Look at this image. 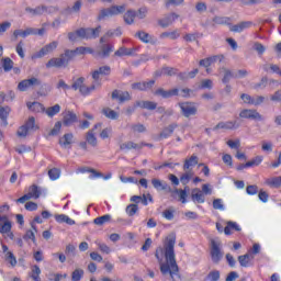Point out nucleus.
<instances>
[{
  "mask_svg": "<svg viewBox=\"0 0 281 281\" xmlns=\"http://www.w3.org/2000/svg\"><path fill=\"white\" fill-rule=\"evenodd\" d=\"M58 47V42L54 41L49 44L45 45L41 50L35 55L36 58H43V56H47V54H52L54 49Z\"/></svg>",
  "mask_w": 281,
  "mask_h": 281,
  "instance_id": "a211bd4d",
  "label": "nucleus"
},
{
  "mask_svg": "<svg viewBox=\"0 0 281 281\" xmlns=\"http://www.w3.org/2000/svg\"><path fill=\"white\" fill-rule=\"evenodd\" d=\"M220 74L223 75L222 82H224V85H227V82H229L232 78H236V75L226 67L220 68Z\"/></svg>",
  "mask_w": 281,
  "mask_h": 281,
  "instance_id": "c756f323",
  "label": "nucleus"
},
{
  "mask_svg": "<svg viewBox=\"0 0 281 281\" xmlns=\"http://www.w3.org/2000/svg\"><path fill=\"white\" fill-rule=\"evenodd\" d=\"M151 87H155V79L132 83V89L136 91H148V89H150Z\"/></svg>",
  "mask_w": 281,
  "mask_h": 281,
  "instance_id": "aec40b11",
  "label": "nucleus"
},
{
  "mask_svg": "<svg viewBox=\"0 0 281 281\" xmlns=\"http://www.w3.org/2000/svg\"><path fill=\"white\" fill-rule=\"evenodd\" d=\"M269 85V78L268 77H262L258 83H255L252 86V89L258 91L259 89H267Z\"/></svg>",
  "mask_w": 281,
  "mask_h": 281,
  "instance_id": "3c124183",
  "label": "nucleus"
},
{
  "mask_svg": "<svg viewBox=\"0 0 281 281\" xmlns=\"http://www.w3.org/2000/svg\"><path fill=\"white\" fill-rule=\"evenodd\" d=\"M125 12L126 4L111 5L109 8L101 9L97 19L98 21H104L105 19H111L112 16H117V14H124Z\"/></svg>",
  "mask_w": 281,
  "mask_h": 281,
  "instance_id": "7ed1b4c3",
  "label": "nucleus"
},
{
  "mask_svg": "<svg viewBox=\"0 0 281 281\" xmlns=\"http://www.w3.org/2000/svg\"><path fill=\"white\" fill-rule=\"evenodd\" d=\"M71 144H74V135L71 133H67L59 138L61 148H71Z\"/></svg>",
  "mask_w": 281,
  "mask_h": 281,
  "instance_id": "bb28decb",
  "label": "nucleus"
},
{
  "mask_svg": "<svg viewBox=\"0 0 281 281\" xmlns=\"http://www.w3.org/2000/svg\"><path fill=\"white\" fill-rule=\"evenodd\" d=\"M191 199L196 203H205V195L203 194V191H201V189L199 188H195L191 191Z\"/></svg>",
  "mask_w": 281,
  "mask_h": 281,
  "instance_id": "cd10ccee",
  "label": "nucleus"
},
{
  "mask_svg": "<svg viewBox=\"0 0 281 281\" xmlns=\"http://www.w3.org/2000/svg\"><path fill=\"white\" fill-rule=\"evenodd\" d=\"M138 211L139 206H137V204H128L125 209L126 214H128L130 216H135Z\"/></svg>",
  "mask_w": 281,
  "mask_h": 281,
  "instance_id": "bf43d9fd",
  "label": "nucleus"
},
{
  "mask_svg": "<svg viewBox=\"0 0 281 281\" xmlns=\"http://www.w3.org/2000/svg\"><path fill=\"white\" fill-rule=\"evenodd\" d=\"M25 12H29L32 16H43L45 14V4L37 5L35 9L27 7Z\"/></svg>",
  "mask_w": 281,
  "mask_h": 281,
  "instance_id": "2f4dec72",
  "label": "nucleus"
},
{
  "mask_svg": "<svg viewBox=\"0 0 281 281\" xmlns=\"http://www.w3.org/2000/svg\"><path fill=\"white\" fill-rule=\"evenodd\" d=\"M63 122L65 126H71V124L78 122V115H76V113H74L72 111H65Z\"/></svg>",
  "mask_w": 281,
  "mask_h": 281,
  "instance_id": "a878e982",
  "label": "nucleus"
},
{
  "mask_svg": "<svg viewBox=\"0 0 281 281\" xmlns=\"http://www.w3.org/2000/svg\"><path fill=\"white\" fill-rule=\"evenodd\" d=\"M254 23L251 21H245V22H239L238 24L232 25L229 27L231 32H235L240 34L244 30H249Z\"/></svg>",
  "mask_w": 281,
  "mask_h": 281,
  "instance_id": "b1692460",
  "label": "nucleus"
},
{
  "mask_svg": "<svg viewBox=\"0 0 281 281\" xmlns=\"http://www.w3.org/2000/svg\"><path fill=\"white\" fill-rule=\"evenodd\" d=\"M102 113L108 117L109 120H117L120 117V114L115 112V110H112L111 108H104L102 110Z\"/></svg>",
  "mask_w": 281,
  "mask_h": 281,
  "instance_id": "a18cd8bd",
  "label": "nucleus"
},
{
  "mask_svg": "<svg viewBox=\"0 0 281 281\" xmlns=\"http://www.w3.org/2000/svg\"><path fill=\"white\" fill-rule=\"evenodd\" d=\"M48 177L52 181H56V179H60V169L53 168L48 170Z\"/></svg>",
  "mask_w": 281,
  "mask_h": 281,
  "instance_id": "0e129e2a",
  "label": "nucleus"
},
{
  "mask_svg": "<svg viewBox=\"0 0 281 281\" xmlns=\"http://www.w3.org/2000/svg\"><path fill=\"white\" fill-rule=\"evenodd\" d=\"M136 36L139 38V41H142V43H150V41H151V36H150V34H148V33H146V32H144V31H138L137 33H136Z\"/></svg>",
  "mask_w": 281,
  "mask_h": 281,
  "instance_id": "5fc2aeb1",
  "label": "nucleus"
},
{
  "mask_svg": "<svg viewBox=\"0 0 281 281\" xmlns=\"http://www.w3.org/2000/svg\"><path fill=\"white\" fill-rule=\"evenodd\" d=\"M199 164V157L195 155L191 156L189 159H186L184 165H183V170H192L194 166Z\"/></svg>",
  "mask_w": 281,
  "mask_h": 281,
  "instance_id": "72a5a7b5",
  "label": "nucleus"
},
{
  "mask_svg": "<svg viewBox=\"0 0 281 281\" xmlns=\"http://www.w3.org/2000/svg\"><path fill=\"white\" fill-rule=\"evenodd\" d=\"M44 111L46 115H48V117H54V115H58V113H60V104H55L53 106L47 108Z\"/></svg>",
  "mask_w": 281,
  "mask_h": 281,
  "instance_id": "49530a36",
  "label": "nucleus"
},
{
  "mask_svg": "<svg viewBox=\"0 0 281 281\" xmlns=\"http://www.w3.org/2000/svg\"><path fill=\"white\" fill-rule=\"evenodd\" d=\"M221 280V271L213 270L209 272V274L204 278V281H220Z\"/></svg>",
  "mask_w": 281,
  "mask_h": 281,
  "instance_id": "09e8293b",
  "label": "nucleus"
},
{
  "mask_svg": "<svg viewBox=\"0 0 281 281\" xmlns=\"http://www.w3.org/2000/svg\"><path fill=\"white\" fill-rule=\"evenodd\" d=\"M26 194L30 199H38L41 196V191L36 184H33L29 188V192Z\"/></svg>",
  "mask_w": 281,
  "mask_h": 281,
  "instance_id": "de8ad7c7",
  "label": "nucleus"
},
{
  "mask_svg": "<svg viewBox=\"0 0 281 281\" xmlns=\"http://www.w3.org/2000/svg\"><path fill=\"white\" fill-rule=\"evenodd\" d=\"M2 67L4 71H12V68L14 67V61L9 57H5L2 59Z\"/></svg>",
  "mask_w": 281,
  "mask_h": 281,
  "instance_id": "6e6d98bb",
  "label": "nucleus"
},
{
  "mask_svg": "<svg viewBox=\"0 0 281 281\" xmlns=\"http://www.w3.org/2000/svg\"><path fill=\"white\" fill-rule=\"evenodd\" d=\"M76 172H77V175H80V173L85 175V172H90V173H92V175H90V179H100V178L104 177L102 175V172H99L95 169L89 168V167H79V168H77Z\"/></svg>",
  "mask_w": 281,
  "mask_h": 281,
  "instance_id": "412c9836",
  "label": "nucleus"
},
{
  "mask_svg": "<svg viewBox=\"0 0 281 281\" xmlns=\"http://www.w3.org/2000/svg\"><path fill=\"white\" fill-rule=\"evenodd\" d=\"M76 58V52L71 49H66L64 54H61L59 57L52 58L47 61L46 67L47 69H50V67H56L57 69H60L63 67H67L71 60Z\"/></svg>",
  "mask_w": 281,
  "mask_h": 281,
  "instance_id": "f03ea898",
  "label": "nucleus"
},
{
  "mask_svg": "<svg viewBox=\"0 0 281 281\" xmlns=\"http://www.w3.org/2000/svg\"><path fill=\"white\" fill-rule=\"evenodd\" d=\"M111 221V215L106 214L93 220L94 225H104Z\"/></svg>",
  "mask_w": 281,
  "mask_h": 281,
  "instance_id": "13d9d810",
  "label": "nucleus"
},
{
  "mask_svg": "<svg viewBox=\"0 0 281 281\" xmlns=\"http://www.w3.org/2000/svg\"><path fill=\"white\" fill-rule=\"evenodd\" d=\"M151 186L157 190L158 192H172V188L168 186V182L164 180H159L157 178L151 179Z\"/></svg>",
  "mask_w": 281,
  "mask_h": 281,
  "instance_id": "4468645a",
  "label": "nucleus"
},
{
  "mask_svg": "<svg viewBox=\"0 0 281 281\" xmlns=\"http://www.w3.org/2000/svg\"><path fill=\"white\" fill-rule=\"evenodd\" d=\"M137 47L127 48L126 46H121L116 52H114V56L116 58H124V56H136Z\"/></svg>",
  "mask_w": 281,
  "mask_h": 281,
  "instance_id": "ddd939ff",
  "label": "nucleus"
},
{
  "mask_svg": "<svg viewBox=\"0 0 281 281\" xmlns=\"http://www.w3.org/2000/svg\"><path fill=\"white\" fill-rule=\"evenodd\" d=\"M101 127L102 123H97L92 130L86 133V142L87 144H89V146H92V148H95V146H98V137H95V130Z\"/></svg>",
  "mask_w": 281,
  "mask_h": 281,
  "instance_id": "9d476101",
  "label": "nucleus"
},
{
  "mask_svg": "<svg viewBox=\"0 0 281 281\" xmlns=\"http://www.w3.org/2000/svg\"><path fill=\"white\" fill-rule=\"evenodd\" d=\"M263 70H266L267 72L270 71V74H277L278 76L281 77L280 66H278L276 64H266V65H263Z\"/></svg>",
  "mask_w": 281,
  "mask_h": 281,
  "instance_id": "79ce46f5",
  "label": "nucleus"
},
{
  "mask_svg": "<svg viewBox=\"0 0 281 281\" xmlns=\"http://www.w3.org/2000/svg\"><path fill=\"white\" fill-rule=\"evenodd\" d=\"M0 234H7L11 240L14 239V233H12V222L5 215L0 216Z\"/></svg>",
  "mask_w": 281,
  "mask_h": 281,
  "instance_id": "6e6552de",
  "label": "nucleus"
},
{
  "mask_svg": "<svg viewBox=\"0 0 281 281\" xmlns=\"http://www.w3.org/2000/svg\"><path fill=\"white\" fill-rule=\"evenodd\" d=\"M102 32V26H97L95 29H79L77 30V36L79 38H98Z\"/></svg>",
  "mask_w": 281,
  "mask_h": 281,
  "instance_id": "423d86ee",
  "label": "nucleus"
},
{
  "mask_svg": "<svg viewBox=\"0 0 281 281\" xmlns=\"http://www.w3.org/2000/svg\"><path fill=\"white\" fill-rule=\"evenodd\" d=\"M142 148H144V143L136 144L133 140L120 145V150H142Z\"/></svg>",
  "mask_w": 281,
  "mask_h": 281,
  "instance_id": "4be33fe9",
  "label": "nucleus"
},
{
  "mask_svg": "<svg viewBox=\"0 0 281 281\" xmlns=\"http://www.w3.org/2000/svg\"><path fill=\"white\" fill-rule=\"evenodd\" d=\"M192 177H194V171L192 169H187L184 170V173L180 177V182L182 183V186H188Z\"/></svg>",
  "mask_w": 281,
  "mask_h": 281,
  "instance_id": "c9c22d12",
  "label": "nucleus"
},
{
  "mask_svg": "<svg viewBox=\"0 0 281 281\" xmlns=\"http://www.w3.org/2000/svg\"><path fill=\"white\" fill-rule=\"evenodd\" d=\"M111 52H113L112 44H102L100 55L102 58H109L111 56Z\"/></svg>",
  "mask_w": 281,
  "mask_h": 281,
  "instance_id": "ea45409f",
  "label": "nucleus"
},
{
  "mask_svg": "<svg viewBox=\"0 0 281 281\" xmlns=\"http://www.w3.org/2000/svg\"><path fill=\"white\" fill-rule=\"evenodd\" d=\"M112 100H117L119 104L131 101V93L128 91L114 90L111 94Z\"/></svg>",
  "mask_w": 281,
  "mask_h": 281,
  "instance_id": "f8f14e48",
  "label": "nucleus"
},
{
  "mask_svg": "<svg viewBox=\"0 0 281 281\" xmlns=\"http://www.w3.org/2000/svg\"><path fill=\"white\" fill-rule=\"evenodd\" d=\"M26 106L33 113H44V111H45V105H43L40 102H32V103L29 102L26 104Z\"/></svg>",
  "mask_w": 281,
  "mask_h": 281,
  "instance_id": "473e14b6",
  "label": "nucleus"
},
{
  "mask_svg": "<svg viewBox=\"0 0 281 281\" xmlns=\"http://www.w3.org/2000/svg\"><path fill=\"white\" fill-rule=\"evenodd\" d=\"M31 278L34 281H41V268L38 266H33Z\"/></svg>",
  "mask_w": 281,
  "mask_h": 281,
  "instance_id": "e2e57ef3",
  "label": "nucleus"
},
{
  "mask_svg": "<svg viewBox=\"0 0 281 281\" xmlns=\"http://www.w3.org/2000/svg\"><path fill=\"white\" fill-rule=\"evenodd\" d=\"M4 260L11 265V267H16V257H14V254L7 252L4 255Z\"/></svg>",
  "mask_w": 281,
  "mask_h": 281,
  "instance_id": "774afa93",
  "label": "nucleus"
},
{
  "mask_svg": "<svg viewBox=\"0 0 281 281\" xmlns=\"http://www.w3.org/2000/svg\"><path fill=\"white\" fill-rule=\"evenodd\" d=\"M175 128H179V124L171 123L170 125L164 127L159 135L160 139H168V137H170L175 133Z\"/></svg>",
  "mask_w": 281,
  "mask_h": 281,
  "instance_id": "393cba45",
  "label": "nucleus"
},
{
  "mask_svg": "<svg viewBox=\"0 0 281 281\" xmlns=\"http://www.w3.org/2000/svg\"><path fill=\"white\" fill-rule=\"evenodd\" d=\"M36 35V29H26V30H15L13 32V36L15 38H19V36H22V38H26V36Z\"/></svg>",
  "mask_w": 281,
  "mask_h": 281,
  "instance_id": "c85d7f7f",
  "label": "nucleus"
},
{
  "mask_svg": "<svg viewBox=\"0 0 281 281\" xmlns=\"http://www.w3.org/2000/svg\"><path fill=\"white\" fill-rule=\"evenodd\" d=\"M179 36H181V33L179 32V30H175L171 32H164L160 34V38H170V41H177Z\"/></svg>",
  "mask_w": 281,
  "mask_h": 281,
  "instance_id": "e433bc0d",
  "label": "nucleus"
},
{
  "mask_svg": "<svg viewBox=\"0 0 281 281\" xmlns=\"http://www.w3.org/2000/svg\"><path fill=\"white\" fill-rule=\"evenodd\" d=\"M223 258V254L221 252V240H211V259L212 262L218 265L221 259Z\"/></svg>",
  "mask_w": 281,
  "mask_h": 281,
  "instance_id": "0eeeda50",
  "label": "nucleus"
},
{
  "mask_svg": "<svg viewBox=\"0 0 281 281\" xmlns=\"http://www.w3.org/2000/svg\"><path fill=\"white\" fill-rule=\"evenodd\" d=\"M100 76H111V66H101L92 72L93 80H100Z\"/></svg>",
  "mask_w": 281,
  "mask_h": 281,
  "instance_id": "5701e85b",
  "label": "nucleus"
},
{
  "mask_svg": "<svg viewBox=\"0 0 281 281\" xmlns=\"http://www.w3.org/2000/svg\"><path fill=\"white\" fill-rule=\"evenodd\" d=\"M154 95H160V98H164L165 100H168V98H172L175 95H179V89L173 88L171 90H165L164 88H158Z\"/></svg>",
  "mask_w": 281,
  "mask_h": 281,
  "instance_id": "2eb2a0df",
  "label": "nucleus"
},
{
  "mask_svg": "<svg viewBox=\"0 0 281 281\" xmlns=\"http://www.w3.org/2000/svg\"><path fill=\"white\" fill-rule=\"evenodd\" d=\"M74 91H79L81 95H89L92 91H95V85H91L90 87L85 85V77H79L71 85Z\"/></svg>",
  "mask_w": 281,
  "mask_h": 281,
  "instance_id": "20e7f679",
  "label": "nucleus"
},
{
  "mask_svg": "<svg viewBox=\"0 0 281 281\" xmlns=\"http://www.w3.org/2000/svg\"><path fill=\"white\" fill-rule=\"evenodd\" d=\"M261 164H262V156H257L252 160H249L248 162H246V166H248V168H254V166H260Z\"/></svg>",
  "mask_w": 281,
  "mask_h": 281,
  "instance_id": "69168bd1",
  "label": "nucleus"
},
{
  "mask_svg": "<svg viewBox=\"0 0 281 281\" xmlns=\"http://www.w3.org/2000/svg\"><path fill=\"white\" fill-rule=\"evenodd\" d=\"M177 19H179V14L170 13L158 20V25H160V27H170V25H172Z\"/></svg>",
  "mask_w": 281,
  "mask_h": 281,
  "instance_id": "f3484780",
  "label": "nucleus"
},
{
  "mask_svg": "<svg viewBox=\"0 0 281 281\" xmlns=\"http://www.w3.org/2000/svg\"><path fill=\"white\" fill-rule=\"evenodd\" d=\"M136 16L137 12L135 10H127L123 15L124 23H126V25H133Z\"/></svg>",
  "mask_w": 281,
  "mask_h": 281,
  "instance_id": "7c9ffc66",
  "label": "nucleus"
},
{
  "mask_svg": "<svg viewBox=\"0 0 281 281\" xmlns=\"http://www.w3.org/2000/svg\"><path fill=\"white\" fill-rule=\"evenodd\" d=\"M181 113L184 117H191V115H196L198 109L196 105L192 102H182L179 103Z\"/></svg>",
  "mask_w": 281,
  "mask_h": 281,
  "instance_id": "1a4fd4ad",
  "label": "nucleus"
},
{
  "mask_svg": "<svg viewBox=\"0 0 281 281\" xmlns=\"http://www.w3.org/2000/svg\"><path fill=\"white\" fill-rule=\"evenodd\" d=\"M240 124L238 123V121H227V122H220L214 128L213 131H218L221 128H224L225 131H232L234 128H239Z\"/></svg>",
  "mask_w": 281,
  "mask_h": 281,
  "instance_id": "dca6fc26",
  "label": "nucleus"
},
{
  "mask_svg": "<svg viewBox=\"0 0 281 281\" xmlns=\"http://www.w3.org/2000/svg\"><path fill=\"white\" fill-rule=\"evenodd\" d=\"M140 109H147V111H155L157 103L153 101H140L137 103Z\"/></svg>",
  "mask_w": 281,
  "mask_h": 281,
  "instance_id": "c03bdc74",
  "label": "nucleus"
},
{
  "mask_svg": "<svg viewBox=\"0 0 281 281\" xmlns=\"http://www.w3.org/2000/svg\"><path fill=\"white\" fill-rule=\"evenodd\" d=\"M232 229L235 232H240V226L236 222H227V226L224 228L226 236H232Z\"/></svg>",
  "mask_w": 281,
  "mask_h": 281,
  "instance_id": "37998d69",
  "label": "nucleus"
},
{
  "mask_svg": "<svg viewBox=\"0 0 281 281\" xmlns=\"http://www.w3.org/2000/svg\"><path fill=\"white\" fill-rule=\"evenodd\" d=\"M41 85H43L41 79H38L36 77H32L30 79H24V80L20 81L18 85V90L23 92V91H27L30 89H36V87H41Z\"/></svg>",
  "mask_w": 281,
  "mask_h": 281,
  "instance_id": "39448f33",
  "label": "nucleus"
},
{
  "mask_svg": "<svg viewBox=\"0 0 281 281\" xmlns=\"http://www.w3.org/2000/svg\"><path fill=\"white\" fill-rule=\"evenodd\" d=\"M223 58V55H215L209 58L201 59L199 61V65L200 67H205V69H207V67H211L212 65H214V63H217V60L218 63H221Z\"/></svg>",
  "mask_w": 281,
  "mask_h": 281,
  "instance_id": "6ab92c4d",
  "label": "nucleus"
},
{
  "mask_svg": "<svg viewBox=\"0 0 281 281\" xmlns=\"http://www.w3.org/2000/svg\"><path fill=\"white\" fill-rule=\"evenodd\" d=\"M55 221L57 223H66L67 225H76V221L65 214L55 215Z\"/></svg>",
  "mask_w": 281,
  "mask_h": 281,
  "instance_id": "a19ab883",
  "label": "nucleus"
},
{
  "mask_svg": "<svg viewBox=\"0 0 281 281\" xmlns=\"http://www.w3.org/2000/svg\"><path fill=\"white\" fill-rule=\"evenodd\" d=\"M24 126L32 133V131H38V126L36 125V120L34 116L29 117Z\"/></svg>",
  "mask_w": 281,
  "mask_h": 281,
  "instance_id": "8fccbe9b",
  "label": "nucleus"
},
{
  "mask_svg": "<svg viewBox=\"0 0 281 281\" xmlns=\"http://www.w3.org/2000/svg\"><path fill=\"white\" fill-rule=\"evenodd\" d=\"M239 117L243 120H258L261 122L262 115L258 112V110L244 109L239 113Z\"/></svg>",
  "mask_w": 281,
  "mask_h": 281,
  "instance_id": "9b49d317",
  "label": "nucleus"
},
{
  "mask_svg": "<svg viewBox=\"0 0 281 281\" xmlns=\"http://www.w3.org/2000/svg\"><path fill=\"white\" fill-rule=\"evenodd\" d=\"M266 183L270 186V188H281V176L268 179Z\"/></svg>",
  "mask_w": 281,
  "mask_h": 281,
  "instance_id": "603ef678",
  "label": "nucleus"
},
{
  "mask_svg": "<svg viewBox=\"0 0 281 281\" xmlns=\"http://www.w3.org/2000/svg\"><path fill=\"white\" fill-rule=\"evenodd\" d=\"M74 52H75V56H78V55L91 54L93 49L91 47L80 46L74 49Z\"/></svg>",
  "mask_w": 281,
  "mask_h": 281,
  "instance_id": "680f3d73",
  "label": "nucleus"
},
{
  "mask_svg": "<svg viewBox=\"0 0 281 281\" xmlns=\"http://www.w3.org/2000/svg\"><path fill=\"white\" fill-rule=\"evenodd\" d=\"M196 74H199V68L193 69L192 71L189 72H180L178 77L181 80H192V78H196Z\"/></svg>",
  "mask_w": 281,
  "mask_h": 281,
  "instance_id": "58836bf2",
  "label": "nucleus"
},
{
  "mask_svg": "<svg viewBox=\"0 0 281 281\" xmlns=\"http://www.w3.org/2000/svg\"><path fill=\"white\" fill-rule=\"evenodd\" d=\"M164 218L167 221H172L175 218V207H169L162 212Z\"/></svg>",
  "mask_w": 281,
  "mask_h": 281,
  "instance_id": "338daca9",
  "label": "nucleus"
},
{
  "mask_svg": "<svg viewBox=\"0 0 281 281\" xmlns=\"http://www.w3.org/2000/svg\"><path fill=\"white\" fill-rule=\"evenodd\" d=\"M83 276H85V270H82L80 268H77L71 273V280L72 281H80V280H82Z\"/></svg>",
  "mask_w": 281,
  "mask_h": 281,
  "instance_id": "864d4df0",
  "label": "nucleus"
},
{
  "mask_svg": "<svg viewBox=\"0 0 281 281\" xmlns=\"http://www.w3.org/2000/svg\"><path fill=\"white\" fill-rule=\"evenodd\" d=\"M251 260H254V255H251V252L238 257L240 267H249V262H251Z\"/></svg>",
  "mask_w": 281,
  "mask_h": 281,
  "instance_id": "f704fd0d",
  "label": "nucleus"
},
{
  "mask_svg": "<svg viewBox=\"0 0 281 281\" xmlns=\"http://www.w3.org/2000/svg\"><path fill=\"white\" fill-rule=\"evenodd\" d=\"M252 49L257 52L259 56H262V54L267 52V47H265V45H262L260 42H255L252 45Z\"/></svg>",
  "mask_w": 281,
  "mask_h": 281,
  "instance_id": "4d7b16f0",
  "label": "nucleus"
},
{
  "mask_svg": "<svg viewBox=\"0 0 281 281\" xmlns=\"http://www.w3.org/2000/svg\"><path fill=\"white\" fill-rule=\"evenodd\" d=\"M177 243V235L170 234L167 236L164 247L156 249L155 256L160 266V273L162 276H170L172 281H181L179 276V266L175 256V245Z\"/></svg>",
  "mask_w": 281,
  "mask_h": 281,
  "instance_id": "f257e3e1",
  "label": "nucleus"
},
{
  "mask_svg": "<svg viewBox=\"0 0 281 281\" xmlns=\"http://www.w3.org/2000/svg\"><path fill=\"white\" fill-rule=\"evenodd\" d=\"M31 227L32 229L26 231L25 235L23 236L24 240H32L33 243H36V225H34V223H31Z\"/></svg>",
  "mask_w": 281,
  "mask_h": 281,
  "instance_id": "4c0bfd02",
  "label": "nucleus"
},
{
  "mask_svg": "<svg viewBox=\"0 0 281 281\" xmlns=\"http://www.w3.org/2000/svg\"><path fill=\"white\" fill-rule=\"evenodd\" d=\"M10 106H0V120H2L3 122H5V124H8L7 120L8 116L10 115Z\"/></svg>",
  "mask_w": 281,
  "mask_h": 281,
  "instance_id": "052dcab7",
  "label": "nucleus"
}]
</instances>
